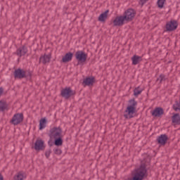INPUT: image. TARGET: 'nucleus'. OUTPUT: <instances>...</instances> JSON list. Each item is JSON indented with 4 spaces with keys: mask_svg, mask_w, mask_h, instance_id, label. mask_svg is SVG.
<instances>
[{
    "mask_svg": "<svg viewBox=\"0 0 180 180\" xmlns=\"http://www.w3.org/2000/svg\"><path fill=\"white\" fill-rule=\"evenodd\" d=\"M131 178L129 180H143L148 176L147 165L141 163L140 166L131 172Z\"/></svg>",
    "mask_w": 180,
    "mask_h": 180,
    "instance_id": "f257e3e1",
    "label": "nucleus"
},
{
    "mask_svg": "<svg viewBox=\"0 0 180 180\" xmlns=\"http://www.w3.org/2000/svg\"><path fill=\"white\" fill-rule=\"evenodd\" d=\"M137 109V101L135 98H131L128 101V105L124 112V119H133Z\"/></svg>",
    "mask_w": 180,
    "mask_h": 180,
    "instance_id": "f03ea898",
    "label": "nucleus"
},
{
    "mask_svg": "<svg viewBox=\"0 0 180 180\" xmlns=\"http://www.w3.org/2000/svg\"><path fill=\"white\" fill-rule=\"evenodd\" d=\"M63 134V129L60 127H53L49 129L48 136L51 141H53L54 139L60 137Z\"/></svg>",
    "mask_w": 180,
    "mask_h": 180,
    "instance_id": "7ed1b4c3",
    "label": "nucleus"
},
{
    "mask_svg": "<svg viewBox=\"0 0 180 180\" xmlns=\"http://www.w3.org/2000/svg\"><path fill=\"white\" fill-rule=\"evenodd\" d=\"M14 78L22 79L23 78H27V79H32V72L23 70V69L18 68L14 71Z\"/></svg>",
    "mask_w": 180,
    "mask_h": 180,
    "instance_id": "20e7f679",
    "label": "nucleus"
},
{
    "mask_svg": "<svg viewBox=\"0 0 180 180\" xmlns=\"http://www.w3.org/2000/svg\"><path fill=\"white\" fill-rule=\"evenodd\" d=\"M123 16L125 18L126 22L129 23V22H131V20L134 19V17L136 16V10L128 8L124 12Z\"/></svg>",
    "mask_w": 180,
    "mask_h": 180,
    "instance_id": "39448f33",
    "label": "nucleus"
},
{
    "mask_svg": "<svg viewBox=\"0 0 180 180\" xmlns=\"http://www.w3.org/2000/svg\"><path fill=\"white\" fill-rule=\"evenodd\" d=\"M176 29H178V21L171 20L166 23L164 32H174V30H176Z\"/></svg>",
    "mask_w": 180,
    "mask_h": 180,
    "instance_id": "423d86ee",
    "label": "nucleus"
},
{
    "mask_svg": "<svg viewBox=\"0 0 180 180\" xmlns=\"http://www.w3.org/2000/svg\"><path fill=\"white\" fill-rule=\"evenodd\" d=\"M75 94V91L71 89V87H65V89H62L60 92L62 98L65 99H68L69 98L74 96Z\"/></svg>",
    "mask_w": 180,
    "mask_h": 180,
    "instance_id": "0eeeda50",
    "label": "nucleus"
},
{
    "mask_svg": "<svg viewBox=\"0 0 180 180\" xmlns=\"http://www.w3.org/2000/svg\"><path fill=\"white\" fill-rule=\"evenodd\" d=\"M75 56L76 60L78 61L77 65L79 63H85V61H86V58H88V54L85 53L84 51H77Z\"/></svg>",
    "mask_w": 180,
    "mask_h": 180,
    "instance_id": "6e6552de",
    "label": "nucleus"
},
{
    "mask_svg": "<svg viewBox=\"0 0 180 180\" xmlns=\"http://www.w3.org/2000/svg\"><path fill=\"white\" fill-rule=\"evenodd\" d=\"M23 113H17L13 115L11 120V123L13 124L14 126H18V124H20V123H22L23 122Z\"/></svg>",
    "mask_w": 180,
    "mask_h": 180,
    "instance_id": "1a4fd4ad",
    "label": "nucleus"
},
{
    "mask_svg": "<svg viewBox=\"0 0 180 180\" xmlns=\"http://www.w3.org/2000/svg\"><path fill=\"white\" fill-rule=\"evenodd\" d=\"M126 22V18L124 15L117 16L115 20H113V25L114 26H123Z\"/></svg>",
    "mask_w": 180,
    "mask_h": 180,
    "instance_id": "9d476101",
    "label": "nucleus"
},
{
    "mask_svg": "<svg viewBox=\"0 0 180 180\" xmlns=\"http://www.w3.org/2000/svg\"><path fill=\"white\" fill-rule=\"evenodd\" d=\"M34 148L36 151H41L42 150H44V148H46L44 141L41 139H37L34 143Z\"/></svg>",
    "mask_w": 180,
    "mask_h": 180,
    "instance_id": "9b49d317",
    "label": "nucleus"
},
{
    "mask_svg": "<svg viewBox=\"0 0 180 180\" xmlns=\"http://www.w3.org/2000/svg\"><path fill=\"white\" fill-rule=\"evenodd\" d=\"M152 116L155 117H161L162 115H164V108L161 107H156L152 112Z\"/></svg>",
    "mask_w": 180,
    "mask_h": 180,
    "instance_id": "f8f14e48",
    "label": "nucleus"
},
{
    "mask_svg": "<svg viewBox=\"0 0 180 180\" xmlns=\"http://www.w3.org/2000/svg\"><path fill=\"white\" fill-rule=\"evenodd\" d=\"M15 54L18 57H23V56H26V54H27V47L25 45L20 46L15 51Z\"/></svg>",
    "mask_w": 180,
    "mask_h": 180,
    "instance_id": "ddd939ff",
    "label": "nucleus"
},
{
    "mask_svg": "<svg viewBox=\"0 0 180 180\" xmlns=\"http://www.w3.org/2000/svg\"><path fill=\"white\" fill-rule=\"evenodd\" d=\"M158 144L160 146H165L167 141H168V136L167 134H161L157 139Z\"/></svg>",
    "mask_w": 180,
    "mask_h": 180,
    "instance_id": "4468645a",
    "label": "nucleus"
},
{
    "mask_svg": "<svg viewBox=\"0 0 180 180\" xmlns=\"http://www.w3.org/2000/svg\"><path fill=\"white\" fill-rule=\"evenodd\" d=\"M53 143H50V141H49L50 147H51L53 144H54V146H56V147H61V146H63V141L62 135L60 136H58L57 138L53 139Z\"/></svg>",
    "mask_w": 180,
    "mask_h": 180,
    "instance_id": "2eb2a0df",
    "label": "nucleus"
},
{
    "mask_svg": "<svg viewBox=\"0 0 180 180\" xmlns=\"http://www.w3.org/2000/svg\"><path fill=\"white\" fill-rule=\"evenodd\" d=\"M50 60H51V53L44 54L39 58V64L42 63V64L46 65L47 63H50Z\"/></svg>",
    "mask_w": 180,
    "mask_h": 180,
    "instance_id": "dca6fc26",
    "label": "nucleus"
},
{
    "mask_svg": "<svg viewBox=\"0 0 180 180\" xmlns=\"http://www.w3.org/2000/svg\"><path fill=\"white\" fill-rule=\"evenodd\" d=\"M74 57V53L72 52H68L62 58V63H70Z\"/></svg>",
    "mask_w": 180,
    "mask_h": 180,
    "instance_id": "f3484780",
    "label": "nucleus"
},
{
    "mask_svg": "<svg viewBox=\"0 0 180 180\" xmlns=\"http://www.w3.org/2000/svg\"><path fill=\"white\" fill-rule=\"evenodd\" d=\"M94 83H95V77H86L83 81V84L87 86H91V85H94Z\"/></svg>",
    "mask_w": 180,
    "mask_h": 180,
    "instance_id": "a211bd4d",
    "label": "nucleus"
},
{
    "mask_svg": "<svg viewBox=\"0 0 180 180\" xmlns=\"http://www.w3.org/2000/svg\"><path fill=\"white\" fill-rule=\"evenodd\" d=\"M172 122L174 124H180V115L179 113H174L172 116Z\"/></svg>",
    "mask_w": 180,
    "mask_h": 180,
    "instance_id": "6ab92c4d",
    "label": "nucleus"
},
{
    "mask_svg": "<svg viewBox=\"0 0 180 180\" xmlns=\"http://www.w3.org/2000/svg\"><path fill=\"white\" fill-rule=\"evenodd\" d=\"M141 60H143V58L141 56L134 55L131 58L132 65H137V64H139V63H140L141 61Z\"/></svg>",
    "mask_w": 180,
    "mask_h": 180,
    "instance_id": "aec40b11",
    "label": "nucleus"
},
{
    "mask_svg": "<svg viewBox=\"0 0 180 180\" xmlns=\"http://www.w3.org/2000/svg\"><path fill=\"white\" fill-rule=\"evenodd\" d=\"M8 103L4 100L0 101V112H5V110H8Z\"/></svg>",
    "mask_w": 180,
    "mask_h": 180,
    "instance_id": "412c9836",
    "label": "nucleus"
},
{
    "mask_svg": "<svg viewBox=\"0 0 180 180\" xmlns=\"http://www.w3.org/2000/svg\"><path fill=\"white\" fill-rule=\"evenodd\" d=\"M108 13H109V10H106L104 13H101L98 16V21L105 22L106 19L108 18Z\"/></svg>",
    "mask_w": 180,
    "mask_h": 180,
    "instance_id": "4be33fe9",
    "label": "nucleus"
},
{
    "mask_svg": "<svg viewBox=\"0 0 180 180\" xmlns=\"http://www.w3.org/2000/svg\"><path fill=\"white\" fill-rule=\"evenodd\" d=\"M14 180H23L26 179V175L23 174V172H19L13 176Z\"/></svg>",
    "mask_w": 180,
    "mask_h": 180,
    "instance_id": "5701e85b",
    "label": "nucleus"
},
{
    "mask_svg": "<svg viewBox=\"0 0 180 180\" xmlns=\"http://www.w3.org/2000/svg\"><path fill=\"white\" fill-rule=\"evenodd\" d=\"M46 124H47V119H46V117L41 118L39 120V130H43V129H45Z\"/></svg>",
    "mask_w": 180,
    "mask_h": 180,
    "instance_id": "b1692460",
    "label": "nucleus"
},
{
    "mask_svg": "<svg viewBox=\"0 0 180 180\" xmlns=\"http://www.w3.org/2000/svg\"><path fill=\"white\" fill-rule=\"evenodd\" d=\"M173 109L175 112H180V100L179 102L178 101H175L173 105Z\"/></svg>",
    "mask_w": 180,
    "mask_h": 180,
    "instance_id": "393cba45",
    "label": "nucleus"
},
{
    "mask_svg": "<svg viewBox=\"0 0 180 180\" xmlns=\"http://www.w3.org/2000/svg\"><path fill=\"white\" fill-rule=\"evenodd\" d=\"M139 88H140L139 86L137 88H135L134 89V96L137 98L139 96V95H140L141 94V92H143V91L141 90H139Z\"/></svg>",
    "mask_w": 180,
    "mask_h": 180,
    "instance_id": "a878e982",
    "label": "nucleus"
},
{
    "mask_svg": "<svg viewBox=\"0 0 180 180\" xmlns=\"http://www.w3.org/2000/svg\"><path fill=\"white\" fill-rule=\"evenodd\" d=\"M53 153L56 155H61V154H63V150L58 146L53 149Z\"/></svg>",
    "mask_w": 180,
    "mask_h": 180,
    "instance_id": "bb28decb",
    "label": "nucleus"
},
{
    "mask_svg": "<svg viewBox=\"0 0 180 180\" xmlns=\"http://www.w3.org/2000/svg\"><path fill=\"white\" fill-rule=\"evenodd\" d=\"M157 81H160V84L162 82V81H167V78L165 77L164 74L160 75L159 77L157 79Z\"/></svg>",
    "mask_w": 180,
    "mask_h": 180,
    "instance_id": "cd10ccee",
    "label": "nucleus"
},
{
    "mask_svg": "<svg viewBox=\"0 0 180 180\" xmlns=\"http://www.w3.org/2000/svg\"><path fill=\"white\" fill-rule=\"evenodd\" d=\"M166 0H158V6L160 9H162L164 8V4H165Z\"/></svg>",
    "mask_w": 180,
    "mask_h": 180,
    "instance_id": "c85d7f7f",
    "label": "nucleus"
},
{
    "mask_svg": "<svg viewBox=\"0 0 180 180\" xmlns=\"http://www.w3.org/2000/svg\"><path fill=\"white\" fill-rule=\"evenodd\" d=\"M50 154H51V149H49L45 152V155L46 158H49V157H50Z\"/></svg>",
    "mask_w": 180,
    "mask_h": 180,
    "instance_id": "c756f323",
    "label": "nucleus"
},
{
    "mask_svg": "<svg viewBox=\"0 0 180 180\" xmlns=\"http://www.w3.org/2000/svg\"><path fill=\"white\" fill-rule=\"evenodd\" d=\"M147 1L145 0H140L139 1V4L141 5V6H143L144 5V4H146Z\"/></svg>",
    "mask_w": 180,
    "mask_h": 180,
    "instance_id": "7c9ffc66",
    "label": "nucleus"
},
{
    "mask_svg": "<svg viewBox=\"0 0 180 180\" xmlns=\"http://www.w3.org/2000/svg\"><path fill=\"white\" fill-rule=\"evenodd\" d=\"M4 94V88L0 87V96Z\"/></svg>",
    "mask_w": 180,
    "mask_h": 180,
    "instance_id": "2f4dec72",
    "label": "nucleus"
},
{
    "mask_svg": "<svg viewBox=\"0 0 180 180\" xmlns=\"http://www.w3.org/2000/svg\"><path fill=\"white\" fill-rule=\"evenodd\" d=\"M0 180H4V176L0 173Z\"/></svg>",
    "mask_w": 180,
    "mask_h": 180,
    "instance_id": "473e14b6",
    "label": "nucleus"
},
{
    "mask_svg": "<svg viewBox=\"0 0 180 180\" xmlns=\"http://www.w3.org/2000/svg\"><path fill=\"white\" fill-rule=\"evenodd\" d=\"M146 2H147V1H148V0H145Z\"/></svg>",
    "mask_w": 180,
    "mask_h": 180,
    "instance_id": "72a5a7b5",
    "label": "nucleus"
}]
</instances>
